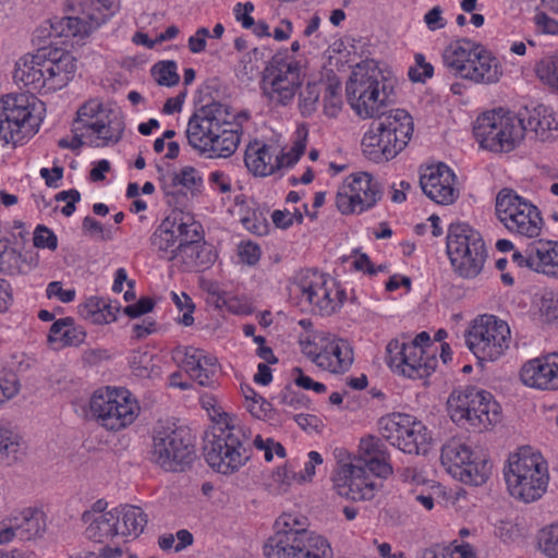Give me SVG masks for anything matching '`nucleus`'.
<instances>
[{"mask_svg":"<svg viewBox=\"0 0 558 558\" xmlns=\"http://www.w3.org/2000/svg\"><path fill=\"white\" fill-rule=\"evenodd\" d=\"M535 72L541 82L558 90V53L542 58L535 66Z\"/></svg>","mask_w":558,"mask_h":558,"instance_id":"de8ad7c7","label":"nucleus"},{"mask_svg":"<svg viewBox=\"0 0 558 558\" xmlns=\"http://www.w3.org/2000/svg\"><path fill=\"white\" fill-rule=\"evenodd\" d=\"M304 75L300 61L289 57H275L263 73L262 94L276 107H289L294 102Z\"/></svg>","mask_w":558,"mask_h":558,"instance_id":"6ab92c4d","label":"nucleus"},{"mask_svg":"<svg viewBox=\"0 0 558 558\" xmlns=\"http://www.w3.org/2000/svg\"><path fill=\"white\" fill-rule=\"evenodd\" d=\"M130 368L138 378H153L161 373L160 357L148 349H138L129 356Z\"/></svg>","mask_w":558,"mask_h":558,"instance_id":"a19ab883","label":"nucleus"},{"mask_svg":"<svg viewBox=\"0 0 558 558\" xmlns=\"http://www.w3.org/2000/svg\"><path fill=\"white\" fill-rule=\"evenodd\" d=\"M447 404L451 420L462 426L485 429L500 417V405L493 395L475 387L453 390Z\"/></svg>","mask_w":558,"mask_h":558,"instance_id":"dca6fc26","label":"nucleus"},{"mask_svg":"<svg viewBox=\"0 0 558 558\" xmlns=\"http://www.w3.org/2000/svg\"><path fill=\"white\" fill-rule=\"evenodd\" d=\"M69 7L80 16L54 17L50 37L73 39L80 43L109 21L120 10L119 0H69Z\"/></svg>","mask_w":558,"mask_h":558,"instance_id":"ddd939ff","label":"nucleus"},{"mask_svg":"<svg viewBox=\"0 0 558 558\" xmlns=\"http://www.w3.org/2000/svg\"><path fill=\"white\" fill-rule=\"evenodd\" d=\"M154 81L161 86L172 87L179 83L178 66L174 61H159L150 70Z\"/></svg>","mask_w":558,"mask_h":558,"instance_id":"09e8293b","label":"nucleus"},{"mask_svg":"<svg viewBox=\"0 0 558 558\" xmlns=\"http://www.w3.org/2000/svg\"><path fill=\"white\" fill-rule=\"evenodd\" d=\"M106 504L98 500L82 514L85 537L105 545L130 543L144 531L147 518L136 506H121L108 511Z\"/></svg>","mask_w":558,"mask_h":558,"instance_id":"39448f33","label":"nucleus"},{"mask_svg":"<svg viewBox=\"0 0 558 558\" xmlns=\"http://www.w3.org/2000/svg\"><path fill=\"white\" fill-rule=\"evenodd\" d=\"M504 477L510 496L524 504L541 499L549 483L546 461L537 450L529 446L510 453L504 468Z\"/></svg>","mask_w":558,"mask_h":558,"instance_id":"1a4fd4ad","label":"nucleus"},{"mask_svg":"<svg viewBox=\"0 0 558 558\" xmlns=\"http://www.w3.org/2000/svg\"><path fill=\"white\" fill-rule=\"evenodd\" d=\"M194 537L187 530H179L175 534L167 533L159 537L158 545L162 550L175 553L185 549L193 544Z\"/></svg>","mask_w":558,"mask_h":558,"instance_id":"3c124183","label":"nucleus"},{"mask_svg":"<svg viewBox=\"0 0 558 558\" xmlns=\"http://www.w3.org/2000/svg\"><path fill=\"white\" fill-rule=\"evenodd\" d=\"M86 339V330L77 325L72 317L56 319L48 332L47 340L51 348L60 350L77 347Z\"/></svg>","mask_w":558,"mask_h":558,"instance_id":"72a5a7b5","label":"nucleus"},{"mask_svg":"<svg viewBox=\"0 0 558 558\" xmlns=\"http://www.w3.org/2000/svg\"><path fill=\"white\" fill-rule=\"evenodd\" d=\"M26 452L23 437L10 424L0 421V462L14 463Z\"/></svg>","mask_w":558,"mask_h":558,"instance_id":"58836bf2","label":"nucleus"},{"mask_svg":"<svg viewBox=\"0 0 558 558\" xmlns=\"http://www.w3.org/2000/svg\"><path fill=\"white\" fill-rule=\"evenodd\" d=\"M120 312L119 302L100 295H89L77 306L80 317L96 326H106L117 322Z\"/></svg>","mask_w":558,"mask_h":558,"instance_id":"2f4dec72","label":"nucleus"},{"mask_svg":"<svg viewBox=\"0 0 558 558\" xmlns=\"http://www.w3.org/2000/svg\"><path fill=\"white\" fill-rule=\"evenodd\" d=\"M77 62L65 49L57 47L40 48L34 54L21 57L16 63L13 78L16 84L36 93H52L68 86L74 78Z\"/></svg>","mask_w":558,"mask_h":558,"instance_id":"20e7f679","label":"nucleus"},{"mask_svg":"<svg viewBox=\"0 0 558 558\" xmlns=\"http://www.w3.org/2000/svg\"><path fill=\"white\" fill-rule=\"evenodd\" d=\"M20 269V256L5 242L0 241V274L14 275Z\"/></svg>","mask_w":558,"mask_h":558,"instance_id":"bf43d9fd","label":"nucleus"},{"mask_svg":"<svg viewBox=\"0 0 558 558\" xmlns=\"http://www.w3.org/2000/svg\"><path fill=\"white\" fill-rule=\"evenodd\" d=\"M389 452L381 440L373 435L361 438L356 464L351 463V499L369 500L379 487L378 478L392 473Z\"/></svg>","mask_w":558,"mask_h":558,"instance_id":"9b49d317","label":"nucleus"},{"mask_svg":"<svg viewBox=\"0 0 558 558\" xmlns=\"http://www.w3.org/2000/svg\"><path fill=\"white\" fill-rule=\"evenodd\" d=\"M306 137V130L298 128L291 145H288L282 136L251 142L244 154L247 170L255 177H268L278 170L294 166L304 153Z\"/></svg>","mask_w":558,"mask_h":558,"instance_id":"f8f14e48","label":"nucleus"},{"mask_svg":"<svg viewBox=\"0 0 558 558\" xmlns=\"http://www.w3.org/2000/svg\"><path fill=\"white\" fill-rule=\"evenodd\" d=\"M496 215L512 234L523 238L539 235L543 219L538 208L510 189H502L496 196Z\"/></svg>","mask_w":558,"mask_h":558,"instance_id":"5701e85b","label":"nucleus"},{"mask_svg":"<svg viewBox=\"0 0 558 558\" xmlns=\"http://www.w3.org/2000/svg\"><path fill=\"white\" fill-rule=\"evenodd\" d=\"M307 518L300 511L291 510L282 512L274 523L271 537L282 538H324L307 530Z\"/></svg>","mask_w":558,"mask_h":558,"instance_id":"f704fd0d","label":"nucleus"},{"mask_svg":"<svg viewBox=\"0 0 558 558\" xmlns=\"http://www.w3.org/2000/svg\"><path fill=\"white\" fill-rule=\"evenodd\" d=\"M530 268L537 272L555 274L558 270V242L539 240L530 245Z\"/></svg>","mask_w":558,"mask_h":558,"instance_id":"c9c22d12","label":"nucleus"},{"mask_svg":"<svg viewBox=\"0 0 558 558\" xmlns=\"http://www.w3.org/2000/svg\"><path fill=\"white\" fill-rule=\"evenodd\" d=\"M72 137H62L61 148L76 149L82 145L105 147L114 145L123 135V126L118 112L98 99L83 104L72 125Z\"/></svg>","mask_w":558,"mask_h":558,"instance_id":"423d86ee","label":"nucleus"},{"mask_svg":"<svg viewBox=\"0 0 558 558\" xmlns=\"http://www.w3.org/2000/svg\"><path fill=\"white\" fill-rule=\"evenodd\" d=\"M209 293L216 296V305L223 307L234 315H250L253 313V306L250 300L245 296L229 295L221 292L217 284H211L208 289Z\"/></svg>","mask_w":558,"mask_h":558,"instance_id":"a18cd8bd","label":"nucleus"},{"mask_svg":"<svg viewBox=\"0 0 558 558\" xmlns=\"http://www.w3.org/2000/svg\"><path fill=\"white\" fill-rule=\"evenodd\" d=\"M535 28L544 35L558 36V21L545 12L537 11L533 16Z\"/></svg>","mask_w":558,"mask_h":558,"instance_id":"774afa93","label":"nucleus"},{"mask_svg":"<svg viewBox=\"0 0 558 558\" xmlns=\"http://www.w3.org/2000/svg\"><path fill=\"white\" fill-rule=\"evenodd\" d=\"M523 118L525 119L526 131L533 132L542 141L548 140L551 132L558 129V121L553 110L545 106H537L526 111V116Z\"/></svg>","mask_w":558,"mask_h":558,"instance_id":"ea45409f","label":"nucleus"},{"mask_svg":"<svg viewBox=\"0 0 558 558\" xmlns=\"http://www.w3.org/2000/svg\"><path fill=\"white\" fill-rule=\"evenodd\" d=\"M90 415L106 429L120 430L132 425L141 408L133 393L122 387H101L89 398Z\"/></svg>","mask_w":558,"mask_h":558,"instance_id":"2eb2a0df","label":"nucleus"},{"mask_svg":"<svg viewBox=\"0 0 558 558\" xmlns=\"http://www.w3.org/2000/svg\"><path fill=\"white\" fill-rule=\"evenodd\" d=\"M293 483L298 484V474L288 462L274 468L266 480L268 490L275 495L289 493Z\"/></svg>","mask_w":558,"mask_h":558,"instance_id":"37998d69","label":"nucleus"},{"mask_svg":"<svg viewBox=\"0 0 558 558\" xmlns=\"http://www.w3.org/2000/svg\"><path fill=\"white\" fill-rule=\"evenodd\" d=\"M201 404L210 421L221 430V434L215 436L205 449L207 463L225 475L239 471L250 457L234 432L239 430L243 437H246L248 428L242 425L240 417L229 412L214 395H203Z\"/></svg>","mask_w":558,"mask_h":558,"instance_id":"7ed1b4c3","label":"nucleus"},{"mask_svg":"<svg viewBox=\"0 0 558 558\" xmlns=\"http://www.w3.org/2000/svg\"><path fill=\"white\" fill-rule=\"evenodd\" d=\"M434 75V66L423 53L414 54V64L409 68L408 76L414 83H425Z\"/></svg>","mask_w":558,"mask_h":558,"instance_id":"13d9d810","label":"nucleus"},{"mask_svg":"<svg viewBox=\"0 0 558 558\" xmlns=\"http://www.w3.org/2000/svg\"><path fill=\"white\" fill-rule=\"evenodd\" d=\"M445 70L453 77L474 84L490 85L504 74L501 62L483 45L459 39L445 47L441 53Z\"/></svg>","mask_w":558,"mask_h":558,"instance_id":"0eeeda50","label":"nucleus"},{"mask_svg":"<svg viewBox=\"0 0 558 558\" xmlns=\"http://www.w3.org/2000/svg\"><path fill=\"white\" fill-rule=\"evenodd\" d=\"M271 220L276 228L287 230L294 223H302L303 211L299 208H295L294 211L277 209L271 214Z\"/></svg>","mask_w":558,"mask_h":558,"instance_id":"052dcab7","label":"nucleus"},{"mask_svg":"<svg viewBox=\"0 0 558 558\" xmlns=\"http://www.w3.org/2000/svg\"><path fill=\"white\" fill-rule=\"evenodd\" d=\"M537 546L547 558H558V523L549 524L538 532Z\"/></svg>","mask_w":558,"mask_h":558,"instance_id":"8fccbe9b","label":"nucleus"},{"mask_svg":"<svg viewBox=\"0 0 558 558\" xmlns=\"http://www.w3.org/2000/svg\"><path fill=\"white\" fill-rule=\"evenodd\" d=\"M332 456L336 463L331 472L332 490L347 498L349 496V450L345 447H337Z\"/></svg>","mask_w":558,"mask_h":558,"instance_id":"79ce46f5","label":"nucleus"},{"mask_svg":"<svg viewBox=\"0 0 558 558\" xmlns=\"http://www.w3.org/2000/svg\"><path fill=\"white\" fill-rule=\"evenodd\" d=\"M163 193L175 198H195L205 192L204 173L192 165H182L160 178Z\"/></svg>","mask_w":558,"mask_h":558,"instance_id":"c85d7f7f","label":"nucleus"},{"mask_svg":"<svg viewBox=\"0 0 558 558\" xmlns=\"http://www.w3.org/2000/svg\"><path fill=\"white\" fill-rule=\"evenodd\" d=\"M525 132V119L504 109L483 113L474 125L476 140L492 151L512 150L524 138Z\"/></svg>","mask_w":558,"mask_h":558,"instance_id":"f3484780","label":"nucleus"},{"mask_svg":"<svg viewBox=\"0 0 558 558\" xmlns=\"http://www.w3.org/2000/svg\"><path fill=\"white\" fill-rule=\"evenodd\" d=\"M464 340L478 361H496L509 348L510 328L494 315H481L465 330Z\"/></svg>","mask_w":558,"mask_h":558,"instance_id":"4be33fe9","label":"nucleus"},{"mask_svg":"<svg viewBox=\"0 0 558 558\" xmlns=\"http://www.w3.org/2000/svg\"><path fill=\"white\" fill-rule=\"evenodd\" d=\"M238 213L243 227L251 233L266 235L269 231L266 213L253 201L236 197Z\"/></svg>","mask_w":558,"mask_h":558,"instance_id":"4c0bfd02","label":"nucleus"},{"mask_svg":"<svg viewBox=\"0 0 558 558\" xmlns=\"http://www.w3.org/2000/svg\"><path fill=\"white\" fill-rule=\"evenodd\" d=\"M396 86L395 73L374 59L351 64V109L362 120L377 119L361 141L362 154L376 163L395 159L414 132L413 119L408 111L387 110L395 102Z\"/></svg>","mask_w":558,"mask_h":558,"instance_id":"f257e3e1","label":"nucleus"},{"mask_svg":"<svg viewBox=\"0 0 558 558\" xmlns=\"http://www.w3.org/2000/svg\"><path fill=\"white\" fill-rule=\"evenodd\" d=\"M250 119L246 111L222 106L203 109L189 119L187 143L205 158H229L236 151Z\"/></svg>","mask_w":558,"mask_h":558,"instance_id":"f03ea898","label":"nucleus"},{"mask_svg":"<svg viewBox=\"0 0 558 558\" xmlns=\"http://www.w3.org/2000/svg\"><path fill=\"white\" fill-rule=\"evenodd\" d=\"M45 118L44 102L21 93L0 97V142L19 147L28 143L40 130Z\"/></svg>","mask_w":558,"mask_h":558,"instance_id":"9d476101","label":"nucleus"},{"mask_svg":"<svg viewBox=\"0 0 558 558\" xmlns=\"http://www.w3.org/2000/svg\"><path fill=\"white\" fill-rule=\"evenodd\" d=\"M173 357L182 364L189 376L202 386L209 385L220 369L218 359L198 348H178Z\"/></svg>","mask_w":558,"mask_h":558,"instance_id":"7c9ffc66","label":"nucleus"},{"mask_svg":"<svg viewBox=\"0 0 558 558\" xmlns=\"http://www.w3.org/2000/svg\"><path fill=\"white\" fill-rule=\"evenodd\" d=\"M300 109L302 114H312L317 106L320 96V85L316 82H307L303 89L299 90Z\"/></svg>","mask_w":558,"mask_h":558,"instance_id":"5fc2aeb1","label":"nucleus"},{"mask_svg":"<svg viewBox=\"0 0 558 558\" xmlns=\"http://www.w3.org/2000/svg\"><path fill=\"white\" fill-rule=\"evenodd\" d=\"M440 463L454 480L473 486L483 485L492 465L485 456L474 451L461 438L448 439L440 449Z\"/></svg>","mask_w":558,"mask_h":558,"instance_id":"aec40b11","label":"nucleus"},{"mask_svg":"<svg viewBox=\"0 0 558 558\" xmlns=\"http://www.w3.org/2000/svg\"><path fill=\"white\" fill-rule=\"evenodd\" d=\"M291 298L322 315L336 312L344 302L345 292L339 283L325 274L306 270L293 277L288 286Z\"/></svg>","mask_w":558,"mask_h":558,"instance_id":"4468645a","label":"nucleus"},{"mask_svg":"<svg viewBox=\"0 0 558 558\" xmlns=\"http://www.w3.org/2000/svg\"><path fill=\"white\" fill-rule=\"evenodd\" d=\"M265 558H331L325 538H282L268 536L263 544Z\"/></svg>","mask_w":558,"mask_h":558,"instance_id":"bb28decb","label":"nucleus"},{"mask_svg":"<svg viewBox=\"0 0 558 558\" xmlns=\"http://www.w3.org/2000/svg\"><path fill=\"white\" fill-rule=\"evenodd\" d=\"M193 446L187 434L170 424H159L154 430L153 459L167 471H180L191 463Z\"/></svg>","mask_w":558,"mask_h":558,"instance_id":"b1692460","label":"nucleus"},{"mask_svg":"<svg viewBox=\"0 0 558 558\" xmlns=\"http://www.w3.org/2000/svg\"><path fill=\"white\" fill-rule=\"evenodd\" d=\"M45 295L48 300L58 301L63 304L72 303L76 298V290L62 281H51L47 284Z\"/></svg>","mask_w":558,"mask_h":558,"instance_id":"6e6d98bb","label":"nucleus"},{"mask_svg":"<svg viewBox=\"0 0 558 558\" xmlns=\"http://www.w3.org/2000/svg\"><path fill=\"white\" fill-rule=\"evenodd\" d=\"M21 529L19 533L23 538L33 539L40 537L46 530V515L35 508H26L19 515Z\"/></svg>","mask_w":558,"mask_h":558,"instance_id":"c03bdc74","label":"nucleus"},{"mask_svg":"<svg viewBox=\"0 0 558 558\" xmlns=\"http://www.w3.org/2000/svg\"><path fill=\"white\" fill-rule=\"evenodd\" d=\"M21 522L19 518L10 515L0 521V546L9 545L19 535Z\"/></svg>","mask_w":558,"mask_h":558,"instance_id":"338daca9","label":"nucleus"},{"mask_svg":"<svg viewBox=\"0 0 558 558\" xmlns=\"http://www.w3.org/2000/svg\"><path fill=\"white\" fill-rule=\"evenodd\" d=\"M342 99L340 93V85L331 83L326 89L324 96V110L329 117H336L341 110Z\"/></svg>","mask_w":558,"mask_h":558,"instance_id":"680f3d73","label":"nucleus"},{"mask_svg":"<svg viewBox=\"0 0 558 558\" xmlns=\"http://www.w3.org/2000/svg\"><path fill=\"white\" fill-rule=\"evenodd\" d=\"M420 185L423 193L434 203L450 205L459 197L457 177L447 165L436 163L422 168Z\"/></svg>","mask_w":558,"mask_h":558,"instance_id":"cd10ccee","label":"nucleus"},{"mask_svg":"<svg viewBox=\"0 0 558 558\" xmlns=\"http://www.w3.org/2000/svg\"><path fill=\"white\" fill-rule=\"evenodd\" d=\"M520 379L529 388L542 391L558 390V353L525 362L520 371Z\"/></svg>","mask_w":558,"mask_h":558,"instance_id":"c756f323","label":"nucleus"},{"mask_svg":"<svg viewBox=\"0 0 558 558\" xmlns=\"http://www.w3.org/2000/svg\"><path fill=\"white\" fill-rule=\"evenodd\" d=\"M447 254L454 270L474 278L483 269L486 248L482 235L466 223L451 225L447 235Z\"/></svg>","mask_w":558,"mask_h":558,"instance_id":"412c9836","label":"nucleus"},{"mask_svg":"<svg viewBox=\"0 0 558 558\" xmlns=\"http://www.w3.org/2000/svg\"><path fill=\"white\" fill-rule=\"evenodd\" d=\"M20 391V384L16 375L8 372H0V405L14 398Z\"/></svg>","mask_w":558,"mask_h":558,"instance_id":"e2e57ef3","label":"nucleus"},{"mask_svg":"<svg viewBox=\"0 0 558 558\" xmlns=\"http://www.w3.org/2000/svg\"><path fill=\"white\" fill-rule=\"evenodd\" d=\"M377 428L381 438L407 454H426L430 449L432 433L413 415L386 414L378 420Z\"/></svg>","mask_w":558,"mask_h":558,"instance_id":"a211bd4d","label":"nucleus"},{"mask_svg":"<svg viewBox=\"0 0 558 558\" xmlns=\"http://www.w3.org/2000/svg\"><path fill=\"white\" fill-rule=\"evenodd\" d=\"M170 298L179 311L178 322L186 327L192 326L194 324L193 313L195 310L192 299L185 292L178 293L174 291H171Z\"/></svg>","mask_w":558,"mask_h":558,"instance_id":"864d4df0","label":"nucleus"},{"mask_svg":"<svg viewBox=\"0 0 558 558\" xmlns=\"http://www.w3.org/2000/svg\"><path fill=\"white\" fill-rule=\"evenodd\" d=\"M129 543L109 544L102 546L98 554L93 550H84L81 553L71 554L69 558H138L135 553L129 550L126 546Z\"/></svg>","mask_w":558,"mask_h":558,"instance_id":"49530a36","label":"nucleus"},{"mask_svg":"<svg viewBox=\"0 0 558 558\" xmlns=\"http://www.w3.org/2000/svg\"><path fill=\"white\" fill-rule=\"evenodd\" d=\"M253 445L256 450L264 453V459L267 462H271L275 457L284 458L287 456L284 447L274 438H263L260 435H257L253 440Z\"/></svg>","mask_w":558,"mask_h":558,"instance_id":"4d7b16f0","label":"nucleus"},{"mask_svg":"<svg viewBox=\"0 0 558 558\" xmlns=\"http://www.w3.org/2000/svg\"><path fill=\"white\" fill-rule=\"evenodd\" d=\"M380 197L378 182L368 172L351 175V214H362L374 207Z\"/></svg>","mask_w":558,"mask_h":558,"instance_id":"473e14b6","label":"nucleus"},{"mask_svg":"<svg viewBox=\"0 0 558 558\" xmlns=\"http://www.w3.org/2000/svg\"><path fill=\"white\" fill-rule=\"evenodd\" d=\"M201 226L190 216L173 215L165 218L151 236L153 246L162 258L178 260L189 267H202L205 253L198 242Z\"/></svg>","mask_w":558,"mask_h":558,"instance_id":"6e6552de","label":"nucleus"},{"mask_svg":"<svg viewBox=\"0 0 558 558\" xmlns=\"http://www.w3.org/2000/svg\"><path fill=\"white\" fill-rule=\"evenodd\" d=\"M236 252L240 263L248 266L257 264L262 256L260 247L252 241L240 242Z\"/></svg>","mask_w":558,"mask_h":558,"instance_id":"69168bd1","label":"nucleus"},{"mask_svg":"<svg viewBox=\"0 0 558 558\" xmlns=\"http://www.w3.org/2000/svg\"><path fill=\"white\" fill-rule=\"evenodd\" d=\"M324 464L323 456L316 451L311 450L306 453L305 461L303 462L302 469L296 472L298 474V484L306 485L314 482V478L317 473V469Z\"/></svg>","mask_w":558,"mask_h":558,"instance_id":"603ef678","label":"nucleus"},{"mask_svg":"<svg viewBox=\"0 0 558 558\" xmlns=\"http://www.w3.org/2000/svg\"><path fill=\"white\" fill-rule=\"evenodd\" d=\"M207 182L210 190L215 193L228 194L232 191V179L222 170L216 169L210 171Z\"/></svg>","mask_w":558,"mask_h":558,"instance_id":"0e129e2a","label":"nucleus"},{"mask_svg":"<svg viewBox=\"0 0 558 558\" xmlns=\"http://www.w3.org/2000/svg\"><path fill=\"white\" fill-rule=\"evenodd\" d=\"M345 345V339L325 331L306 332L300 338L302 353L318 368L336 375L348 369L349 362L343 353Z\"/></svg>","mask_w":558,"mask_h":558,"instance_id":"393cba45","label":"nucleus"},{"mask_svg":"<svg viewBox=\"0 0 558 558\" xmlns=\"http://www.w3.org/2000/svg\"><path fill=\"white\" fill-rule=\"evenodd\" d=\"M387 363L396 374L423 379L435 372L438 361L434 351L395 339L387 345Z\"/></svg>","mask_w":558,"mask_h":558,"instance_id":"a878e982","label":"nucleus"},{"mask_svg":"<svg viewBox=\"0 0 558 558\" xmlns=\"http://www.w3.org/2000/svg\"><path fill=\"white\" fill-rule=\"evenodd\" d=\"M241 396L244 409L256 420L277 425L281 423L278 413L263 396L250 385H241Z\"/></svg>","mask_w":558,"mask_h":558,"instance_id":"e433bc0d","label":"nucleus"}]
</instances>
